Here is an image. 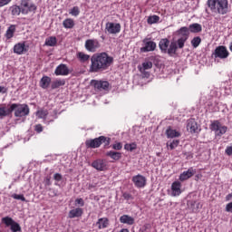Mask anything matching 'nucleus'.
Masks as SVG:
<instances>
[{"instance_id":"b1692460","label":"nucleus","mask_w":232,"mask_h":232,"mask_svg":"<svg viewBox=\"0 0 232 232\" xmlns=\"http://www.w3.org/2000/svg\"><path fill=\"white\" fill-rule=\"evenodd\" d=\"M82 217V208H77L69 211V218H79Z\"/></svg>"},{"instance_id":"ddd939ff","label":"nucleus","mask_w":232,"mask_h":232,"mask_svg":"<svg viewBox=\"0 0 232 232\" xmlns=\"http://www.w3.org/2000/svg\"><path fill=\"white\" fill-rule=\"evenodd\" d=\"M105 30L111 35H115L121 33V24L108 22L105 25Z\"/></svg>"},{"instance_id":"1a4fd4ad","label":"nucleus","mask_w":232,"mask_h":232,"mask_svg":"<svg viewBox=\"0 0 232 232\" xmlns=\"http://www.w3.org/2000/svg\"><path fill=\"white\" fill-rule=\"evenodd\" d=\"M214 59H227L229 57V51L224 45L218 46L212 53Z\"/></svg>"},{"instance_id":"4c0bfd02","label":"nucleus","mask_w":232,"mask_h":232,"mask_svg":"<svg viewBox=\"0 0 232 232\" xmlns=\"http://www.w3.org/2000/svg\"><path fill=\"white\" fill-rule=\"evenodd\" d=\"M78 59H80L81 63H86V61H90V54H86L84 53H78Z\"/></svg>"},{"instance_id":"bb28decb","label":"nucleus","mask_w":232,"mask_h":232,"mask_svg":"<svg viewBox=\"0 0 232 232\" xmlns=\"http://www.w3.org/2000/svg\"><path fill=\"white\" fill-rule=\"evenodd\" d=\"M9 11L11 12V15H21V14H23V9L21 7V5H12L9 7Z\"/></svg>"},{"instance_id":"cd10ccee","label":"nucleus","mask_w":232,"mask_h":232,"mask_svg":"<svg viewBox=\"0 0 232 232\" xmlns=\"http://www.w3.org/2000/svg\"><path fill=\"white\" fill-rule=\"evenodd\" d=\"M188 28L191 34H199V32H202V25L200 24H191Z\"/></svg>"},{"instance_id":"72a5a7b5","label":"nucleus","mask_w":232,"mask_h":232,"mask_svg":"<svg viewBox=\"0 0 232 232\" xmlns=\"http://www.w3.org/2000/svg\"><path fill=\"white\" fill-rule=\"evenodd\" d=\"M45 46H56L57 45V38L55 36H50L45 40Z\"/></svg>"},{"instance_id":"2f4dec72","label":"nucleus","mask_w":232,"mask_h":232,"mask_svg":"<svg viewBox=\"0 0 232 232\" xmlns=\"http://www.w3.org/2000/svg\"><path fill=\"white\" fill-rule=\"evenodd\" d=\"M12 113V105L9 109H6V107H0V117L3 119V117H8Z\"/></svg>"},{"instance_id":"603ef678","label":"nucleus","mask_w":232,"mask_h":232,"mask_svg":"<svg viewBox=\"0 0 232 232\" xmlns=\"http://www.w3.org/2000/svg\"><path fill=\"white\" fill-rule=\"evenodd\" d=\"M35 131H37V133H41V131H43V125L37 124L35 126Z\"/></svg>"},{"instance_id":"58836bf2","label":"nucleus","mask_w":232,"mask_h":232,"mask_svg":"<svg viewBox=\"0 0 232 232\" xmlns=\"http://www.w3.org/2000/svg\"><path fill=\"white\" fill-rule=\"evenodd\" d=\"M200 43H202V39L200 38V36H196L191 40V44L193 48H198Z\"/></svg>"},{"instance_id":"c03bdc74","label":"nucleus","mask_w":232,"mask_h":232,"mask_svg":"<svg viewBox=\"0 0 232 232\" xmlns=\"http://www.w3.org/2000/svg\"><path fill=\"white\" fill-rule=\"evenodd\" d=\"M12 198H14V200H21L22 202H26V198H24V195L23 194H13Z\"/></svg>"},{"instance_id":"a19ab883","label":"nucleus","mask_w":232,"mask_h":232,"mask_svg":"<svg viewBox=\"0 0 232 232\" xmlns=\"http://www.w3.org/2000/svg\"><path fill=\"white\" fill-rule=\"evenodd\" d=\"M124 150H127V151H133V150H137V143H127L124 145Z\"/></svg>"},{"instance_id":"a878e982","label":"nucleus","mask_w":232,"mask_h":232,"mask_svg":"<svg viewBox=\"0 0 232 232\" xmlns=\"http://www.w3.org/2000/svg\"><path fill=\"white\" fill-rule=\"evenodd\" d=\"M159 46L162 53H166L169 46V41L167 38L161 39L159 43Z\"/></svg>"},{"instance_id":"393cba45","label":"nucleus","mask_w":232,"mask_h":232,"mask_svg":"<svg viewBox=\"0 0 232 232\" xmlns=\"http://www.w3.org/2000/svg\"><path fill=\"white\" fill-rule=\"evenodd\" d=\"M188 205H189L191 210L193 211V213H198V211H200V209H202V204H200V202L191 200L188 202Z\"/></svg>"},{"instance_id":"de8ad7c7","label":"nucleus","mask_w":232,"mask_h":232,"mask_svg":"<svg viewBox=\"0 0 232 232\" xmlns=\"http://www.w3.org/2000/svg\"><path fill=\"white\" fill-rule=\"evenodd\" d=\"M10 3H12V0H0V8L10 5Z\"/></svg>"},{"instance_id":"6ab92c4d","label":"nucleus","mask_w":232,"mask_h":232,"mask_svg":"<svg viewBox=\"0 0 232 232\" xmlns=\"http://www.w3.org/2000/svg\"><path fill=\"white\" fill-rule=\"evenodd\" d=\"M180 188H182V184H180L179 181H174L171 185V195L172 197H179L180 193H182V190H180Z\"/></svg>"},{"instance_id":"c756f323","label":"nucleus","mask_w":232,"mask_h":232,"mask_svg":"<svg viewBox=\"0 0 232 232\" xmlns=\"http://www.w3.org/2000/svg\"><path fill=\"white\" fill-rule=\"evenodd\" d=\"M166 135L168 139H175L177 137H180V133L177 130H173L170 127L167 129Z\"/></svg>"},{"instance_id":"7ed1b4c3","label":"nucleus","mask_w":232,"mask_h":232,"mask_svg":"<svg viewBox=\"0 0 232 232\" xmlns=\"http://www.w3.org/2000/svg\"><path fill=\"white\" fill-rule=\"evenodd\" d=\"M11 111H14V117H26L30 115V107L26 103H13Z\"/></svg>"},{"instance_id":"aec40b11","label":"nucleus","mask_w":232,"mask_h":232,"mask_svg":"<svg viewBox=\"0 0 232 232\" xmlns=\"http://www.w3.org/2000/svg\"><path fill=\"white\" fill-rule=\"evenodd\" d=\"M187 130L190 131V133H197V130H198V125L197 124V121L195 120H188L187 124Z\"/></svg>"},{"instance_id":"f257e3e1","label":"nucleus","mask_w":232,"mask_h":232,"mask_svg":"<svg viewBox=\"0 0 232 232\" xmlns=\"http://www.w3.org/2000/svg\"><path fill=\"white\" fill-rule=\"evenodd\" d=\"M113 64V57L107 53H96L91 57V65L89 72L91 73H99L106 72Z\"/></svg>"},{"instance_id":"2eb2a0df","label":"nucleus","mask_w":232,"mask_h":232,"mask_svg":"<svg viewBox=\"0 0 232 232\" xmlns=\"http://www.w3.org/2000/svg\"><path fill=\"white\" fill-rule=\"evenodd\" d=\"M177 50H179V43L176 41H172L169 44L166 53H168L169 57H173V55L177 54Z\"/></svg>"},{"instance_id":"412c9836","label":"nucleus","mask_w":232,"mask_h":232,"mask_svg":"<svg viewBox=\"0 0 232 232\" xmlns=\"http://www.w3.org/2000/svg\"><path fill=\"white\" fill-rule=\"evenodd\" d=\"M96 226H98V229H106L110 226V220L108 218H101L98 219Z\"/></svg>"},{"instance_id":"f03ea898","label":"nucleus","mask_w":232,"mask_h":232,"mask_svg":"<svg viewBox=\"0 0 232 232\" xmlns=\"http://www.w3.org/2000/svg\"><path fill=\"white\" fill-rule=\"evenodd\" d=\"M207 5L212 14L226 15L229 12L227 0H208Z\"/></svg>"},{"instance_id":"6e6d98bb","label":"nucleus","mask_w":232,"mask_h":232,"mask_svg":"<svg viewBox=\"0 0 232 232\" xmlns=\"http://www.w3.org/2000/svg\"><path fill=\"white\" fill-rule=\"evenodd\" d=\"M123 198H125V200H130V198H131V195L130 193H124L123 194Z\"/></svg>"},{"instance_id":"dca6fc26","label":"nucleus","mask_w":232,"mask_h":232,"mask_svg":"<svg viewBox=\"0 0 232 232\" xmlns=\"http://www.w3.org/2000/svg\"><path fill=\"white\" fill-rule=\"evenodd\" d=\"M195 173H197V169H195L193 168H189L187 171H183L179 175L180 182H184V180H188V179H191V177H193V175H195Z\"/></svg>"},{"instance_id":"e433bc0d","label":"nucleus","mask_w":232,"mask_h":232,"mask_svg":"<svg viewBox=\"0 0 232 232\" xmlns=\"http://www.w3.org/2000/svg\"><path fill=\"white\" fill-rule=\"evenodd\" d=\"M36 117L38 119H44L46 120V117H48V110H40L36 111Z\"/></svg>"},{"instance_id":"3c124183","label":"nucleus","mask_w":232,"mask_h":232,"mask_svg":"<svg viewBox=\"0 0 232 232\" xmlns=\"http://www.w3.org/2000/svg\"><path fill=\"white\" fill-rule=\"evenodd\" d=\"M226 211H227V213H232V202L227 204V206H226Z\"/></svg>"},{"instance_id":"5701e85b","label":"nucleus","mask_w":232,"mask_h":232,"mask_svg":"<svg viewBox=\"0 0 232 232\" xmlns=\"http://www.w3.org/2000/svg\"><path fill=\"white\" fill-rule=\"evenodd\" d=\"M14 52L17 53V55H23V53L26 52V45L24 44H16L14 46Z\"/></svg>"},{"instance_id":"c9c22d12","label":"nucleus","mask_w":232,"mask_h":232,"mask_svg":"<svg viewBox=\"0 0 232 232\" xmlns=\"http://www.w3.org/2000/svg\"><path fill=\"white\" fill-rule=\"evenodd\" d=\"M66 82L64 80H56L52 83V89L56 90V88H61V86H64Z\"/></svg>"},{"instance_id":"9b49d317","label":"nucleus","mask_w":232,"mask_h":232,"mask_svg":"<svg viewBox=\"0 0 232 232\" xmlns=\"http://www.w3.org/2000/svg\"><path fill=\"white\" fill-rule=\"evenodd\" d=\"M143 46L140 49L142 53H147L148 52H155L157 48V44L153 41H150L148 38L143 39Z\"/></svg>"},{"instance_id":"09e8293b","label":"nucleus","mask_w":232,"mask_h":232,"mask_svg":"<svg viewBox=\"0 0 232 232\" xmlns=\"http://www.w3.org/2000/svg\"><path fill=\"white\" fill-rule=\"evenodd\" d=\"M53 179H54V180H56V182H61V180H63V175H61L59 173H55L53 175Z\"/></svg>"},{"instance_id":"a18cd8bd","label":"nucleus","mask_w":232,"mask_h":232,"mask_svg":"<svg viewBox=\"0 0 232 232\" xmlns=\"http://www.w3.org/2000/svg\"><path fill=\"white\" fill-rule=\"evenodd\" d=\"M179 142V140H173L170 143H167V146H169L170 150H175Z\"/></svg>"},{"instance_id":"4d7b16f0","label":"nucleus","mask_w":232,"mask_h":232,"mask_svg":"<svg viewBox=\"0 0 232 232\" xmlns=\"http://www.w3.org/2000/svg\"><path fill=\"white\" fill-rule=\"evenodd\" d=\"M231 198H232V193L227 195L226 200H231Z\"/></svg>"},{"instance_id":"4be33fe9","label":"nucleus","mask_w":232,"mask_h":232,"mask_svg":"<svg viewBox=\"0 0 232 232\" xmlns=\"http://www.w3.org/2000/svg\"><path fill=\"white\" fill-rule=\"evenodd\" d=\"M120 222L121 224H127L128 226H133V224H135V219L129 215H123L120 218Z\"/></svg>"},{"instance_id":"79ce46f5","label":"nucleus","mask_w":232,"mask_h":232,"mask_svg":"<svg viewBox=\"0 0 232 232\" xmlns=\"http://www.w3.org/2000/svg\"><path fill=\"white\" fill-rule=\"evenodd\" d=\"M69 14H70L71 15H73V17H77V15H79V14H81V10L79 9L78 6H73V7L70 10Z\"/></svg>"},{"instance_id":"473e14b6","label":"nucleus","mask_w":232,"mask_h":232,"mask_svg":"<svg viewBox=\"0 0 232 232\" xmlns=\"http://www.w3.org/2000/svg\"><path fill=\"white\" fill-rule=\"evenodd\" d=\"M63 27L67 29H72L75 26V22L72 18H67L63 22Z\"/></svg>"},{"instance_id":"864d4df0","label":"nucleus","mask_w":232,"mask_h":232,"mask_svg":"<svg viewBox=\"0 0 232 232\" xmlns=\"http://www.w3.org/2000/svg\"><path fill=\"white\" fill-rule=\"evenodd\" d=\"M75 204H79L80 206H84V200L82 198L75 199Z\"/></svg>"},{"instance_id":"0eeeda50","label":"nucleus","mask_w":232,"mask_h":232,"mask_svg":"<svg viewBox=\"0 0 232 232\" xmlns=\"http://www.w3.org/2000/svg\"><path fill=\"white\" fill-rule=\"evenodd\" d=\"M211 131H215L218 137H222L227 131V127L223 126L218 121H214L210 124Z\"/></svg>"},{"instance_id":"8fccbe9b","label":"nucleus","mask_w":232,"mask_h":232,"mask_svg":"<svg viewBox=\"0 0 232 232\" xmlns=\"http://www.w3.org/2000/svg\"><path fill=\"white\" fill-rule=\"evenodd\" d=\"M44 186H52V181H51V178L50 177H46L44 179Z\"/></svg>"},{"instance_id":"6e6552de","label":"nucleus","mask_w":232,"mask_h":232,"mask_svg":"<svg viewBox=\"0 0 232 232\" xmlns=\"http://www.w3.org/2000/svg\"><path fill=\"white\" fill-rule=\"evenodd\" d=\"M2 224H5L6 227H10L11 231L13 232H19L21 231V225L15 222L10 217L2 218Z\"/></svg>"},{"instance_id":"f8f14e48","label":"nucleus","mask_w":232,"mask_h":232,"mask_svg":"<svg viewBox=\"0 0 232 232\" xmlns=\"http://www.w3.org/2000/svg\"><path fill=\"white\" fill-rule=\"evenodd\" d=\"M98 48H101V44H99V40L88 39L85 41V49L87 50V52L95 53V52H97Z\"/></svg>"},{"instance_id":"20e7f679","label":"nucleus","mask_w":232,"mask_h":232,"mask_svg":"<svg viewBox=\"0 0 232 232\" xmlns=\"http://www.w3.org/2000/svg\"><path fill=\"white\" fill-rule=\"evenodd\" d=\"M110 140H111V139L106 136H100L92 140H87L85 141V144L87 148H101L102 144H104V147L106 148L107 146H110Z\"/></svg>"},{"instance_id":"c85d7f7f","label":"nucleus","mask_w":232,"mask_h":232,"mask_svg":"<svg viewBox=\"0 0 232 232\" xmlns=\"http://www.w3.org/2000/svg\"><path fill=\"white\" fill-rule=\"evenodd\" d=\"M50 82H52V78L44 76L40 80V86L43 88V90H46L50 86Z\"/></svg>"},{"instance_id":"49530a36","label":"nucleus","mask_w":232,"mask_h":232,"mask_svg":"<svg viewBox=\"0 0 232 232\" xmlns=\"http://www.w3.org/2000/svg\"><path fill=\"white\" fill-rule=\"evenodd\" d=\"M112 150H122V143L121 142H118L116 144H113L112 145Z\"/></svg>"},{"instance_id":"39448f33","label":"nucleus","mask_w":232,"mask_h":232,"mask_svg":"<svg viewBox=\"0 0 232 232\" xmlns=\"http://www.w3.org/2000/svg\"><path fill=\"white\" fill-rule=\"evenodd\" d=\"M177 35H179L178 39V46L179 50L184 48V44H186V41L189 39V29L187 26L181 27L177 31Z\"/></svg>"},{"instance_id":"f3484780","label":"nucleus","mask_w":232,"mask_h":232,"mask_svg":"<svg viewBox=\"0 0 232 232\" xmlns=\"http://www.w3.org/2000/svg\"><path fill=\"white\" fill-rule=\"evenodd\" d=\"M92 167L94 168V169H97V171H104L107 167V163L104 160H96L92 163Z\"/></svg>"},{"instance_id":"37998d69","label":"nucleus","mask_w":232,"mask_h":232,"mask_svg":"<svg viewBox=\"0 0 232 232\" xmlns=\"http://www.w3.org/2000/svg\"><path fill=\"white\" fill-rule=\"evenodd\" d=\"M151 68H153V63L144 62L142 63V68H140V70L142 72V70H151Z\"/></svg>"},{"instance_id":"423d86ee","label":"nucleus","mask_w":232,"mask_h":232,"mask_svg":"<svg viewBox=\"0 0 232 232\" xmlns=\"http://www.w3.org/2000/svg\"><path fill=\"white\" fill-rule=\"evenodd\" d=\"M20 6L23 15H28L30 12H35L37 10V5L32 0H21Z\"/></svg>"},{"instance_id":"4468645a","label":"nucleus","mask_w":232,"mask_h":232,"mask_svg":"<svg viewBox=\"0 0 232 232\" xmlns=\"http://www.w3.org/2000/svg\"><path fill=\"white\" fill-rule=\"evenodd\" d=\"M132 182L136 188H140L146 187L147 179H146V177L140 174H138L132 177Z\"/></svg>"},{"instance_id":"9d476101","label":"nucleus","mask_w":232,"mask_h":232,"mask_svg":"<svg viewBox=\"0 0 232 232\" xmlns=\"http://www.w3.org/2000/svg\"><path fill=\"white\" fill-rule=\"evenodd\" d=\"M91 86H93L95 90H99L100 92L110 90V82L108 81L92 80Z\"/></svg>"},{"instance_id":"7c9ffc66","label":"nucleus","mask_w":232,"mask_h":232,"mask_svg":"<svg viewBox=\"0 0 232 232\" xmlns=\"http://www.w3.org/2000/svg\"><path fill=\"white\" fill-rule=\"evenodd\" d=\"M106 156L112 159V160H121V159H122V153L113 150L106 152Z\"/></svg>"},{"instance_id":"5fc2aeb1","label":"nucleus","mask_w":232,"mask_h":232,"mask_svg":"<svg viewBox=\"0 0 232 232\" xmlns=\"http://www.w3.org/2000/svg\"><path fill=\"white\" fill-rule=\"evenodd\" d=\"M8 88L5 86H0V93H7Z\"/></svg>"},{"instance_id":"a211bd4d","label":"nucleus","mask_w":232,"mask_h":232,"mask_svg":"<svg viewBox=\"0 0 232 232\" xmlns=\"http://www.w3.org/2000/svg\"><path fill=\"white\" fill-rule=\"evenodd\" d=\"M55 75H68L70 73V69L64 63L58 65L54 72Z\"/></svg>"},{"instance_id":"f704fd0d","label":"nucleus","mask_w":232,"mask_h":232,"mask_svg":"<svg viewBox=\"0 0 232 232\" xmlns=\"http://www.w3.org/2000/svg\"><path fill=\"white\" fill-rule=\"evenodd\" d=\"M14 34H15V25L12 24L8 27L5 37L6 39H12L14 37Z\"/></svg>"},{"instance_id":"ea45409f","label":"nucleus","mask_w":232,"mask_h":232,"mask_svg":"<svg viewBox=\"0 0 232 232\" xmlns=\"http://www.w3.org/2000/svg\"><path fill=\"white\" fill-rule=\"evenodd\" d=\"M159 21H160V17H159V15H152V16H149L147 23L149 24H155Z\"/></svg>"}]
</instances>
